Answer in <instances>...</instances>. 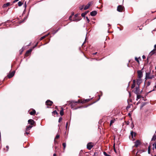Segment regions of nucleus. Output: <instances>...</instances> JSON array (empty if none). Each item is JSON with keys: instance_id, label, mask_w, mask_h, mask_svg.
<instances>
[{"instance_id": "1", "label": "nucleus", "mask_w": 156, "mask_h": 156, "mask_svg": "<svg viewBox=\"0 0 156 156\" xmlns=\"http://www.w3.org/2000/svg\"><path fill=\"white\" fill-rule=\"evenodd\" d=\"M154 77V75H151L150 73H146V79H152Z\"/></svg>"}, {"instance_id": "2", "label": "nucleus", "mask_w": 156, "mask_h": 156, "mask_svg": "<svg viewBox=\"0 0 156 156\" xmlns=\"http://www.w3.org/2000/svg\"><path fill=\"white\" fill-rule=\"evenodd\" d=\"M124 9V8L122 5H119L117 8V10L119 12H122Z\"/></svg>"}, {"instance_id": "3", "label": "nucleus", "mask_w": 156, "mask_h": 156, "mask_svg": "<svg viewBox=\"0 0 156 156\" xmlns=\"http://www.w3.org/2000/svg\"><path fill=\"white\" fill-rule=\"evenodd\" d=\"M137 74L138 78H141L143 76V73L141 70H138Z\"/></svg>"}, {"instance_id": "4", "label": "nucleus", "mask_w": 156, "mask_h": 156, "mask_svg": "<svg viewBox=\"0 0 156 156\" xmlns=\"http://www.w3.org/2000/svg\"><path fill=\"white\" fill-rule=\"evenodd\" d=\"M93 4V2H89L87 5L84 7V10H86L88 9L89 7L91 5Z\"/></svg>"}, {"instance_id": "5", "label": "nucleus", "mask_w": 156, "mask_h": 156, "mask_svg": "<svg viewBox=\"0 0 156 156\" xmlns=\"http://www.w3.org/2000/svg\"><path fill=\"white\" fill-rule=\"evenodd\" d=\"M52 103V102L49 100H48L46 102V104L47 105L51 106Z\"/></svg>"}, {"instance_id": "6", "label": "nucleus", "mask_w": 156, "mask_h": 156, "mask_svg": "<svg viewBox=\"0 0 156 156\" xmlns=\"http://www.w3.org/2000/svg\"><path fill=\"white\" fill-rule=\"evenodd\" d=\"M140 92V89H139V86H138L137 87H136V90L135 91V93H136V94H139Z\"/></svg>"}, {"instance_id": "7", "label": "nucleus", "mask_w": 156, "mask_h": 156, "mask_svg": "<svg viewBox=\"0 0 156 156\" xmlns=\"http://www.w3.org/2000/svg\"><path fill=\"white\" fill-rule=\"evenodd\" d=\"M93 147V146L91 143H89L87 145V148L89 150H90Z\"/></svg>"}, {"instance_id": "8", "label": "nucleus", "mask_w": 156, "mask_h": 156, "mask_svg": "<svg viewBox=\"0 0 156 156\" xmlns=\"http://www.w3.org/2000/svg\"><path fill=\"white\" fill-rule=\"evenodd\" d=\"M15 71H13L11 73H10L8 75V76L9 78H10L12 77L15 74Z\"/></svg>"}, {"instance_id": "9", "label": "nucleus", "mask_w": 156, "mask_h": 156, "mask_svg": "<svg viewBox=\"0 0 156 156\" xmlns=\"http://www.w3.org/2000/svg\"><path fill=\"white\" fill-rule=\"evenodd\" d=\"M28 123L29 124H30L31 126H32L34 125V122L33 120L30 119L28 120Z\"/></svg>"}, {"instance_id": "10", "label": "nucleus", "mask_w": 156, "mask_h": 156, "mask_svg": "<svg viewBox=\"0 0 156 156\" xmlns=\"http://www.w3.org/2000/svg\"><path fill=\"white\" fill-rule=\"evenodd\" d=\"M136 82L138 86H139V85L142 82V80L141 78H139L136 80Z\"/></svg>"}, {"instance_id": "11", "label": "nucleus", "mask_w": 156, "mask_h": 156, "mask_svg": "<svg viewBox=\"0 0 156 156\" xmlns=\"http://www.w3.org/2000/svg\"><path fill=\"white\" fill-rule=\"evenodd\" d=\"M97 13V12L95 11H93L90 12V15L92 16H95Z\"/></svg>"}, {"instance_id": "12", "label": "nucleus", "mask_w": 156, "mask_h": 156, "mask_svg": "<svg viewBox=\"0 0 156 156\" xmlns=\"http://www.w3.org/2000/svg\"><path fill=\"white\" fill-rule=\"evenodd\" d=\"M32 127H33V126H31V125L27 126L26 127V131H28V130H30L32 128Z\"/></svg>"}, {"instance_id": "13", "label": "nucleus", "mask_w": 156, "mask_h": 156, "mask_svg": "<svg viewBox=\"0 0 156 156\" xmlns=\"http://www.w3.org/2000/svg\"><path fill=\"white\" fill-rule=\"evenodd\" d=\"M136 82V81L135 80H133V83L132 84L131 87L132 88H133L135 87Z\"/></svg>"}, {"instance_id": "14", "label": "nucleus", "mask_w": 156, "mask_h": 156, "mask_svg": "<svg viewBox=\"0 0 156 156\" xmlns=\"http://www.w3.org/2000/svg\"><path fill=\"white\" fill-rule=\"evenodd\" d=\"M131 136H132V138L133 139V140H134V139L133 138V136H134L135 137V136L136 134L135 133H134L132 131H131Z\"/></svg>"}, {"instance_id": "15", "label": "nucleus", "mask_w": 156, "mask_h": 156, "mask_svg": "<svg viewBox=\"0 0 156 156\" xmlns=\"http://www.w3.org/2000/svg\"><path fill=\"white\" fill-rule=\"evenodd\" d=\"M135 146L137 147L140 144V142L139 140H137V141L135 142Z\"/></svg>"}, {"instance_id": "16", "label": "nucleus", "mask_w": 156, "mask_h": 156, "mask_svg": "<svg viewBox=\"0 0 156 156\" xmlns=\"http://www.w3.org/2000/svg\"><path fill=\"white\" fill-rule=\"evenodd\" d=\"M60 114L61 116L64 115L63 109L62 108H61V110L60 111Z\"/></svg>"}, {"instance_id": "17", "label": "nucleus", "mask_w": 156, "mask_h": 156, "mask_svg": "<svg viewBox=\"0 0 156 156\" xmlns=\"http://www.w3.org/2000/svg\"><path fill=\"white\" fill-rule=\"evenodd\" d=\"M36 111L35 110H33L32 111L30 112V114L31 115H33L35 114Z\"/></svg>"}, {"instance_id": "18", "label": "nucleus", "mask_w": 156, "mask_h": 156, "mask_svg": "<svg viewBox=\"0 0 156 156\" xmlns=\"http://www.w3.org/2000/svg\"><path fill=\"white\" fill-rule=\"evenodd\" d=\"M155 49H154L153 50H152L150 53V55H152L153 54L155 53Z\"/></svg>"}, {"instance_id": "19", "label": "nucleus", "mask_w": 156, "mask_h": 156, "mask_svg": "<svg viewBox=\"0 0 156 156\" xmlns=\"http://www.w3.org/2000/svg\"><path fill=\"white\" fill-rule=\"evenodd\" d=\"M153 149L154 151V149H155V151H156V143H154L153 144Z\"/></svg>"}, {"instance_id": "20", "label": "nucleus", "mask_w": 156, "mask_h": 156, "mask_svg": "<svg viewBox=\"0 0 156 156\" xmlns=\"http://www.w3.org/2000/svg\"><path fill=\"white\" fill-rule=\"evenodd\" d=\"M10 4V3L9 2H8L6 4H5L3 5V7H6L7 6H9Z\"/></svg>"}, {"instance_id": "21", "label": "nucleus", "mask_w": 156, "mask_h": 156, "mask_svg": "<svg viewBox=\"0 0 156 156\" xmlns=\"http://www.w3.org/2000/svg\"><path fill=\"white\" fill-rule=\"evenodd\" d=\"M115 119H112L110 121V126H111V125L114 123L115 122Z\"/></svg>"}, {"instance_id": "22", "label": "nucleus", "mask_w": 156, "mask_h": 156, "mask_svg": "<svg viewBox=\"0 0 156 156\" xmlns=\"http://www.w3.org/2000/svg\"><path fill=\"white\" fill-rule=\"evenodd\" d=\"M137 98L136 99V100L137 101L138 99L140 98L141 97V96L140 95H139L138 94H137Z\"/></svg>"}, {"instance_id": "23", "label": "nucleus", "mask_w": 156, "mask_h": 156, "mask_svg": "<svg viewBox=\"0 0 156 156\" xmlns=\"http://www.w3.org/2000/svg\"><path fill=\"white\" fill-rule=\"evenodd\" d=\"M62 146L63 147V150H65L66 146V143H63L62 144Z\"/></svg>"}, {"instance_id": "24", "label": "nucleus", "mask_w": 156, "mask_h": 156, "mask_svg": "<svg viewBox=\"0 0 156 156\" xmlns=\"http://www.w3.org/2000/svg\"><path fill=\"white\" fill-rule=\"evenodd\" d=\"M148 152L149 154H150V152H151L150 146H149L148 147Z\"/></svg>"}, {"instance_id": "25", "label": "nucleus", "mask_w": 156, "mask_h": 156, "mask_svg": "<svg viewBox=\"0 0 156 156\" xmlns=\"http://www.w3.org/2000/svg\"><path fill=\"white\" fill-rule=\"evenodd\" d=\"M156 139V135H154L153 136V137L152 139V140H155Z\"/></svg>"}, {"instance_id": "26", "label": "nucleus", "mask_w": 156, "mask_h": 156, "mask_svg": "<svg viewBox=\"0 0 156 156\" xmlns=\"http://www.w3.org/2000/svg\"><path fill=\"white\" fill-rule=\"evenodd\" d=\"M47 36V35H45V36H43L42 37H41L40 39V41L41 40H43V39H44V38L46 37Z\"/></svg>"}, {"instance_id": "27", "label": "nucleus", "mask_w": 156, "mask_h": 156, "mask_svg": "<svg viewBox=\"0 0 156 156\" xmlns=\"http://www.w3.org/2000/svg\"><path fill=\"white\" fill-rule=\"evenodd\" d=\"M23 4V3L21 2H18V5L19 6H21Z\"/></svg>"}, {"instance_id": "28", "label": "nucleus", "mask_w": 156, "mask_h": 156, "mask_svg": "<svg viewBox=\"0 0 156 156\" xmlns=\"http://www.w3.org/2000/svg\"><path fill=\"white\" fill-rule=\"evenodd\" d=\"M103 154H104L105 155V156H110V155L107 154V153L105 151H104L103 152Z\"/></svg>"}, {"instance_id": "29", "label": "nucleus", "mask_w": 156, "mask_h": 156, "mask_svg": "<svg viewBox=\"0 0 156 156\" xmlns=\"http://www.w3.org/2000/svg\"><path fill=\"white\" fill-rule=\"evenodd\" d=\"M52 113L53 114H54V115H55V114H58V113H57V111L56 110H55V111H53L52 112Z\"/></svg>"}, {"instance_id": "30", "label": "nucleus", "mask_w": 156, "mask_h": 156, "mask_svg": "<svg viewBox=\"0 0 156 156\" xmlns=\"http://www.w3.org/2000/svg\"><path fill=\"white\" fill-rule=\"evenodd\" d=\"M155 90H156V86H155L154 87V89L150 91L149 92L150 93L151 92V91H154Z\"/></svg>"}, {"instance_id": "31", "label": "nucleus", "mask_w": 156, "mask_h": 156, "mask_svg": "<svg viewBox=\"0 0 156 156\" xmlns=\"http://www.w3.org/2000/svg\"><path fill=\"white\" fill-rule=\"evenodd\" d=\"M59 137V135L58 134H57V135H56L55 138V140L56 139H57Z\"/></svg>"}, {"instance_id": "32", "label": "nucleus", "mask_w": 156, "mask_h": 156, "mask_svg": "<svg viewBox=\"0 0 156 156\" xmlns=\"http://www.w3.org/2000/svg\"><path fill=\"white\" fill-rule=\"evenodd\" d=\"M32 51L31 49H30L29 50H28L26 52V54H27V53H30Z\"/></svg>"}, {"instance_id": "33", "label": "nucleus", "mask_w": 156, "mask_h": 156, "mask_svg": "<svg viewBox=\"0 0 156 156\" xmlns=\"http://www.w3.org/2000/svg\"><path fill=\"white\" fill-rule=\"evenodd\" d=\"M151 82L150 81H148L147 83V86H150L151 84Z\"/></svg>"}, {"instance_id": "34", "label": "nucleus", "mask_w": 156, "mask_h": 156, "mask_svg": "<svg viewBox=\"0 0 156 156\" xmlns=\"http://www.w3.org/2000/svg\"><path fill=\"white\" fill-rule=\"evenodd\" d=\"M83 6H84V5H82V6H80V9L81 10H82V9H83Z\"/></svg>"}, {"instance_id": "35", "label": "nucleus", "mask_w": 156, "mask_h": 156, "mask_svg": "<svg viewBox=\"0 0 156 156\" xmlns=\"http://www.w3.org/2000/svg\"><path fill=\"white\" fill-rule=\"evenodd\" d=\"M135 59L138 63H139V61L137 58L136 57L135 58Z\"/></svg>"}, {"instance_id": "36", "label": "nucleus", "mask_w": 156, "mask_h": 156, "mask_svg": "<svg viewBox=\"0 0 156 156\" xmlns=\"http://www.w3.org/2000/svg\"><path fill=\"white\" fill-rule=\"evenodd\" d=\"M86 13H82V14H81V16H82V17H84L85 15H86Z\"/></svg>"}, {"instance_id": "37", "label": "nucleus", "mask_w": 156, "mask_h": 156, "mask_svg": "<svg viewBox=\"0 0 156 156\" xmlns=\"http://www.w3.org/2000/svg\"><path fill=\"white\" fill-rule=\"evenodd\" d=\"M62 118H61V117H60V118H59V119L58 122H60V121H62Z\"/></svg>"}, {"instance_id": "38", "label": "nucleus", "mask_w": 156, "mask_h": 156, "mask_svg": "<svg viewBox=\"0 0 156 156\" xmlns=\"http://www.w3.org/2000/svg\"><path fill=\"white\" fill-rule=\"evenodd\" d=\"M72 16H69V20H71V21H72V19H71V18H72Z\"/></svg>"}, {"instance_id": "39", "label": "nucleus", "mask_w": 156, "mask_h": 156, "mask_svg": "<svg viewBox=\"0 0 156 156\" xmlns=\"http://www.w3.org/2000/svg\"><path fill=\"white\" fill-rule=\"evenodd\" d=\"M90 99H87L85 100V101L88 102L90 101Z\"/></svg>"}, {"instance_id": "40", "label": "nucleus", "mask_w": 156, "mask_h": 156, "mask_svg": "<svg viewBox=\"0 0 156 156\" xmlns=\"http://www.w3.org/2000/svg\"><path fill=\"white\" fill-rule=\"evenodd\" d=\"M86 19H87V21H88V22L89 23V21H90L89 20V19L87 17H86Z\"/></svg>"}, {"instance_id": "41", "label": "nucleus", "mask_w": 156, "mask_h": 156, "mask_svg": "<svg viewBox=\"0 0 156 156\" xmlns=\"http://www.w3.org/2000/svg\"><path fill=\"white\" fill-rule=\"evenodd\" d=\"M142 58L143 59H145L146 58V57L145 56V55H143V56H142Z\"/></svg>"}, {"instance_id": "42", "label": "nucleus", "mask_w": 156, "mask_h": 156, "mask_svg": "<svg viewBox=\"0 0 156 156\" xmlns=\"http://www.w3.org/2000/svg\"><path fill=\"white\" fill-rule=\"evenodd\" d=\"M19 0H14L13 2V3H15L16 2H17Z\"/></svg>"}, {"instance_id": "43", "label": "nucleus", "mask_w": 156, "mask_h": 156, "mask_svg": "<svg viewBox=\"0 0 156 156\" xmlns=\"http://www.w3.org/2000/svg\"><path fill=\"white\" fill-rule=\"evenodd\" d=\"M25 133L26 134H29V133L27 132V131H26V132Z\"/></svg>"}, {"instance_id": "44", "label": "nucleus", "mask_w": 156, "mask_h": 156, "mask_svg": "<svg viewBox=\"0 0 156 156\" xmlns=\"http://www.w3.org/2000/svg\"><path fill=\"white\" fill-rule=\"evenodd\" d=\"M154 49H155V50H156V44L154 45Z\"/></svg>"}, {"instance_id": "45", "label": "nucleus", "mask_w": 156, "mask_h": 156, "mask_svg": "<svg viewBox=\"0 0 156 156\" xmlns=\"http://www.w3.org/2000/svg\"><path fill=\"white\" fill-rule=\"evenodd\" d=\"M6 148H7V151H8V149H9V146H6Z\"/></svg>"}, {"instance_id": "46", "label": "nucleus", "mask_w": 156, "mask_h": 156, "mask_svg": "<svg viewBox=\"0 0 156 156\" xmlns=\"http://www.w3.org/2000/svg\"><path fill=\"white\" fill-rule=\"evenodd\" d=\"M54 142H55V143H57V141H56L55 140H54Z\"/></svg>"}, {"instance_id": "47", "label": "nucleus", "mask_w": 156, "mask_h": 156, "mask_svg": "<svg viewBox=\"0 0 156 156\" xmlns=\"http://www.w3.org/2000/svg\"><path fill=\"white\" fill-rule=\"evenodd\" d=\"M53 156H56V154H53Z\"/></svg>"}, {"instance_id": "48", "label": "nucleus", "mask_w": 156, "mask_h": 156, "mask_svg": "<svg viewBox=\"0 0 156 156\" xmlns=\"http://www.w3.org/2000/svg\"><path fill=\"white\" fill-rule=\"evenodd\" d=\"M114 150L115 152L116 153V151L115 148H114Z\"/></svg>"}, {"instance_id": "49", "label": "nucleus", "mask_w": 156, "mask_h": 156, "mask_svg": "<svg viewBox=\"0 0 156 156\" xmlns=\"http://www.w3.org/2000/svg\"><path fill=\"white\" fill-rule=\"evenodd\" d=\"M97 53V52H96V53H93V54H94V55H95V54H96V53Z\"/></svg>"}, {"instance_id": "50", "label": "nucleus", "mask_w": 156, "mask_h": 156, "mask_svg": "<svg viewBox=\"0 0 156 156\" xmlns=\"http://www.w3.org/2000/svg\"><path fill=\"white\" fill-rule=\"evenodd\" d=\"M67 123L66 124V126L67 127Z\"/></svg>"}, {"instance_id": "51", "label": "nucleus", "mask_w": 156, "mask_h": 156, "mask_svg": "<svg viewBox=\"0 0 156 156\" xmlns=\"http://www.w3.org/2000/svg\"><path fill=\"white\" fill-rule=\"evenodd\" d=\"M57 147L56 146L55 147V148L56 149L57 148Z\"/></svg>"}, {"instance_id": "52", "label": "nucleus", "mask_w": 156, "mask_h": 156, "mask_svg": "<svg viewBox=\"0 0 156 156\" xmlns=\"http://www.w3.org/2000/svg\"><path fill=\"white\" fill-rule=\"evenodd\" d=\"M75 16H76V15H75Z\"/></svg>"}, {"instance_id": "53", "label": "nucleus", "mask_w": 156, "mask_h": 156, "mask_svg": "<svg viewBox=\"0 0 156 156\" xmlns=\"http://www.w3.org/2000/svg\"><path fill=\"white\" fill-rule=\"evenodd\" d=\"M155 69H156V66L155 67Z\"/></svg>"}, {"instance_id": "54", "label": "nucleus", "mask_w": 156, "mask_h": 156, "mask_svg": "<svg viewBox=\"0 0 156 156\" xmlns=\"http://www.w3.org/2000/svg\"><path fill=\"white\" fill-rule=\"evenodd\" d=\"M85 13H86V14H87V13H86V12H85Z\"/></svg>"}]
</instances>
